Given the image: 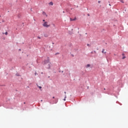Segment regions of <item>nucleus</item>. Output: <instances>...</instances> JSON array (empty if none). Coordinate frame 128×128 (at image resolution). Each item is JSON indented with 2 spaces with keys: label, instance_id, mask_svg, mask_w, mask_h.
Masks as SVG:
<instances>
[{
  "label": "nucleus",
  "instance_id": "nucleus-20",
  "mask_svg": "<svg viewBox=\"0 0 128 128\" xmlns=\"http://www.w3.org/2000/svg\"><path fill=\"white\" fill-rule=\"evenodd\" d=\"M52 98H54V96H53V97H52Z\"/></svg>",
  "mask_w": 128,
  "mask_h": 128
},
{
  "label": "nucleus",
  "instance_id": "nucleus-3",
  "mask_svg": "<svg viewBox=\"0 0 128 128\" xmlns=\"http://www.w3.org/2000/svg\"><path fill=\"white\" fill-rule=\"evenodd\" d=\"M76 20V18H75L74 19L70 18V22H72V20Z\"/></svg>",
  "mask_w": 128,
  "mask_h": 128
},
{
  "label": "nucleus",
  "instance_id": "nucleus-22",
  "mask_svg": "<svg viewBox=\"0 0 128 128\" xmlns=\"http://www.w3.org/2000/svg\"><path fill=\"white\" fill-rule=\"evenodd\" d=\"M64 94H66V92H64Z\"/></svg>",
  "mask_w": 128,
  "mask_h": 128
},
{
  "label": "nucleus",
  "instance_id": "nucleus-25",
  "mask_svg": "<svg viewBox=\"0 0 128 128\" xmlns=\"http://www.w3.org/2000/svg\"><path fill=\"white\" fill-rule=\"evenodd\" d=\"M41 102H42V100H41Z\"/></svg>",
  "mask_w": 128,
  "mask_h": 128
},
{
  "label": "nucleus",
  "instance_id": "nucleus-8",
  "mask_svg": "<svg viewBox=\"0 0 128 128\" xmlns=\"http://www.w3.org/2000/svg\"><path fill=\"white\" fill-rule=\"evenodd\" d=\"M66 95H65L64 98V100H66Z\"/></svg>",
  "mask_w": 128,
  "mask_h": 128
},
{
  "label": "nucleus",
  "instance_id": "nucleus-14",
  "mask_svg": "<svg viewBox=\"0 0 128 128\" xmlns=\"http://www.w3.org/2000/svg\"><path fill=\"white\" fill-rule=\"evenodd\" d=\"M42 22H46V20H43Z\"/></svg>",
  "mask_w": 128,
  "mask_h": 128
},
{
  "label": "nucleus",
  "instance_id": "nucleus-18",
  "mask_svg": "<svg viewBox=\"0 0 128 128\" xmlns=\"http://www.w3.org/2000/svg\"><path fill=\"white\" fill-rule=\"evenodd\" d=\"M88 16H90V14H88Z\"/></svg>",
  "mask_w": 128,
  "mask_h": 128
},
{
  "label": "nucleus",
  "instance_id": "nucleus-4",
  "mask_svg": "<svg viewBox=\"0 0 128 128\" xmlns=\"http://www.w3.org/2000/svg\"><path fill=\"white\" fill-rule=\"evenodd\" d=\"M49 4H50V6H54V3L52 2H50Z\"/></svg>",
  "mask_w": 128,
  "mask_h": 128
},
{
  "label": "nucleus",
  "instance_id": "nucleus-1",
  "mask_svg": "<svg viewBox=\"0 0 128 128\" xmlns=\"http://www.w3.org/2000/svg\"><path fill=\"white\" fill-rule=\"evenodd\" d=\"M42 26H44V28H50V25L48 24V22H45L42 24Z\"/></svg>",
  "mask_w": 128,
  "mask_h": 128
},
{
  "label": "nucleus",
  "instance_id": "nucleus-19",
  "mask_svg": "<svg viewBox=\"0 0 128 128\" xmlns=\"http://www.w3.org/2000/svg\"><path fill=\"white\" fill-rule=\"evenodd\" d=\"M24 104H26V102H24Z\"/></svg>",
  "mask_w": 128,
  "mask_h": 128
},
{
  "label": "nucleus",
  "instance_id": "nucleus-17",
  "mask_svg": "<svg viewBox=\"0 0 128 128\" xmlns=\"http://www.w3.org/2000/svg\"><path fill=\"white\" fill-rule=\"evenodd\" d=\"M53 26H56V25H55L54 24H53Z\"/></svg>",
  "mask_w": 128,
  "mask_h": 128
},
{
  "label": "nucleus",
  "instance_id": "nucleus-2",
  "mask_svg": "<svg viewBox=\"0 0 128 128\" xmlns=\"http://www.w3.org/2000/svg\"><path fill=\"white\" fill-rule=\"evenodd\" d=\"M50 62V58H48L46 60H44L42 62L43 64H48Z\"/></svg>",
  "mask_w": 128,
  "mask_h": 128
},
{
  "label": "nucleus",
  "instance_id": "nucleus-23",
  "mask_svg": "<svg viewBox=\"0 0 128 128\" xmlns=\"http://www.w3.org/2000/svg\"><path fill=\"white\" fill-rule=\"evenodd\" d=\"M63 12L64 13V11H63Z\"/></svg>",
  "mask_w": 128,
  "mask_h": 128
},
{
  "label": "nucleus",
  "instance_id": "nucleus-21",
  "mask_svg": "<svg viewBox=\"0 0 128 128\" xmlns=\"http://www.w3.org/2000/svg\"><path fill=\"white\" fill-rule=\"evenodd\" d=\"M122 2H124V1H121Z\"/></svg>",
  "mask_w": 128,
  "mask_h": 128
},
{
  "label": "nucleus",
  "instance_id": "nucleus-12",
  "mask_svg": "<svg viewBox=\"0 0 128 128\" xmlns=\"http://www.w3.org/2000/svg\"><path fill=\"white\" fill-rule=\"evenodd\" d=\"M87 46H90V44H88Z\"/></svg>",
  "mask_w": 128,
  "mask_h": 128
},
{
  "label": "nucleus",
  "instance_id": "nucleus-9",
  "mask_svg": "<svg viewBox=\"0 0 128 128\" xmlns=\"http://www.w3.org/2000/svg\"><path fill=\"white\" fill-rule=\"evenodd\" d=\"M122 58V60H124V58H126V56H124Z\"/></svg>",
  "mask_w": 128,
  "mask_h": 128
},
{
  "label": "nucleus",
  "instance_id": "nucleus-11",
  "mask_svg": "<svg viewBox=\"0 0 128 128\" xmlns=\"http://www.w3.org/2000/svg\"><path fill=\"white\" fill-rule=\"evenodd\" d=\"M38 38L39 40H40V37L38 36Z\"/></svg>",
  "mask_w": 128,
  "mask_h": 128
},
{
  "label": "nucleus",
  "instance_id": "nucleus-7",
  "mask_svg": "<svg viewBox=\"0 0 128 128\" xmlns=\"http://www.w3.org/2000/svg\"><path fill=\"white\" fill-rule=\"evenodd\" d=\"M90 64H87L86 68H90Z\"/></svg>",
  "mask_w": 128,
  "mask_h": 128
},
{
  "label": "nucleus",
  "instance_id": "nucleus-16",
  "mask_svg": "<svg viewBox=\"0 0 128 128\" xmlns=\"http://www.w3.org/2000/svg\"><path fill=\"white\" fill-rule=\"evenodd\" d=\"M39 88H42V86H38Z\"/></svg>",
  "mask_w": 128,
  "mask_h": 128
},
{
  "label": "nucleus",
  "instance_id": "nucleus-10",
  "mask_svg": "<svg viewBox=\"0 0 128 128\" xmlns=\"http://www.w3.org/2000/svg\"><path fill=\"white\" fill-rule=\"evenodd\" d=\"M8 32H5V34H6V36H8Z\"/></svg>",
  "mask_w": 128,
  "mask_h": 128
},
{
  "label": "nucleus",
  "instance_id": "nucleus-6",
  "mask_svg": "<svg viewBox=\"0 0 128 128\" xmlns=\"http://www.w3.org/2000/svg\"><path fill=\"white\" fill-rule=\"evenodd\" d=\"M42 14L44 15V16H46V12H42Z\"/></svg>",
  "mask_w": 128,
  "mask_h": 128
},
{
  "label": "nucleus",
  "instance_id": "nucleus-24",
  "mask_svg": "<svg viewBox=\"0 0 128 128\" xmlns=\"http://www.w3.org/2000/svg\"><path fill=\"white\" fill-rule=\"evenodd\" d=\"M122 56H124V54H122Z\"/></svg>",
  "mask_w": 128,
  "mask_h": 128
},
{
  "label": "nucleus",
  "instance_id": "nucleus-5",
  "mask_svg": "<svg viewBox=\"0 0 128 128\" xmlns=\"http://www.w3.org/2000/svg\"><path fill=\"white\" fill-rule=\"evenodd\" d=\"M102 54H104H104H106V52H104V49L102 50Z\"/></svg>",
  "mask_w": 128,
  "mask_h": 128
},
{
  "label": "nucleus",
  "instance_id": "nucleus-15",
  "mask_svg": "<svg viewBox=\"0 0 128 128\" xmlns=\"http://www.w3.org/2000/svg\"><path fill=\"white\" fill-rule=\"evenodd\" d=\"M98 4H100V1L98 2Z\"/></svg>",
  "mask_w": 128,
  "mask_h": 128
},
{
  "label": "nucleus",
  "instance_id": "nucleus-13",
  "mask_svg": "<svg viewBox=\"0 0 128 128\" xmlns=\"http://www.w3.org/2000/svg\"><path fill=\"white\" fill-rule=\"evenodd\" d=\"M50 68V64H49V66L48 67H47V68Z\"/></svg>",
  "mask_w": 128,
  "mask_h": 128
},
{
  "label": "nucleus",
  "instance_id": "nucleus-26",
  "mask_svg": "<svg viewBox=\"0 0 128 128\" xmlns=\"http://www.w3.org/2000/svg\"><path fill=\"white\" fill-rule=\"evenodd\" d=\"M104 90H106V88H104Z\"/></svg>",
  "mask_w": 128,
  "mask_h": 128
}]
</instances>
